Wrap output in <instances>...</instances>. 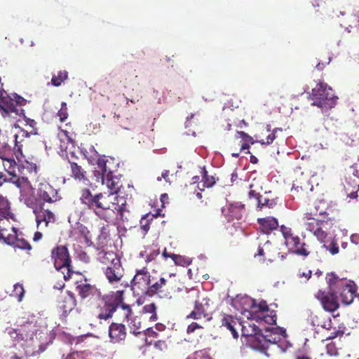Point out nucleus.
I'll return each mask as SVG.
<instances>
[{
    "label": "nucleus",
    "mask_w": 359,
    "mask_h": 359,
    "mask_svg": "<svg viewBox=\"0 0 359 359\" xmlns=\"http://www.w3.org/2000/svg\"><path fill=\"white\" fill-rule=\"evenodd\" d=\"M102 182L109 189V193H98L95 195L88 188L81 190L80 201L88 209L92 210L95 215L107 223H111L115 215L114 209L116 208L114 202L117 197L115 194L121 191L122 182L121 177L114 173L101 176Z\"/></svg>",
    "instance_id": "f257e3e1"
},
{
    "label": "nucleus",
    "mask_w": 359,
    "mask_h": 359,
    "mask_svg": "<svg viewBox=\"0 0 359 359\" xmlns=\"http://www.w3.org/2000/svg\"><path fill=\"white\" fill-rule=\"evenodd\" d=\"M175 276V273H170L169 278L152 277L147 296H157L161 299H170L176 293L182 292L186 288L179 280L174 278Z\"/></svg>",
    "instance_id": "f03ea898"
},
{
    "label": "nucleus",
    "mask_w": 359,
    "mask_h": 359,
    "mask_svg": "<svg viewBox=\"0 0 359 359\" xmlns=\"http://www.w3.org/2000/svg\"><path fill=\"white\" fill-rule=\"evenodd\" d=\"M325 279L329 290L338 294L344 304L349 305L353 302L357 286L353 280L340 278L334 272L327 273Z\"/></svg>",
    "instance_id": "7ed1b4c3"
},
{
    "label": "nucleus",
    "mask_w": 359,
    "mask_h": 359,
    "mask_svg": "<svg viewBox=\"0 0 359 359\" xmlns=\"http://www.w3.org/2000/svg\"><path fill=\"white\" fill-rule=\"evenodd\" d=\"M311 97L313 100L312 105L325 110L333 108L338 100V97L333 94L332 89L323 82H319L312 89Z\"/></svg>",
    "instance_id": "20e7f679"
},
{
    "label": "nucleus",
    "mask_w": 359,
    "mask_h": 359,
    "mask_svg": "<svg viewBox=\"0 0 359 359\" xmlns=\"http://www.w3.org/2000/svg\"><path fill=\"white\" fill-rule=\"evenodd\" d=\"M51 258L57 270H62L65 280L72 278L74 273L71 266L72 260L68 248L65 245H57L51 250Z\"/></svg>",
    "instance_id": "39448f33"
},
{
    "label": "nucleus",
    "mask_w": 359,
    "mask_h": 359,
    "mask_svg": "<svg viewBox=\"0 0 359 359\" xmlns=\"http://www.w3.org/2000/svg\"><path fill=\"white\" fill-rule=\"evenodd\" d=\"M280 230L290 252L305 257L309 255L308 245L297 235H295L290 228L281 225Z\"/></svg>",
    "instance_id": "423d86ee"
},
{
    "label": "nucleus",
    "mask_w": 359,
    "mask_h": 359,
    "mask_svg": "<svg viewBox=\"0 0 359 359\" xmlns=\"http://www.w3.org/2000/svg\"><path fill=\"white\" fill-rule=\"evenodd\" d=\"M104 304L100 306L97 318L107 320L112 318L113 314L116 311L118 305L123 300V291L117 290L102 297Z\"/></svg>",
    "instance_id": "0eeeda50"
},
{
    "label": "nucleus",
    "mask_w": 359,
    "mask_h": 359,
    "mask_svg": "<svg viewBox=\"0 0 359 359\" xmlns=\"http://www.w3.org/2000/svg\"><path fill=\"white\" fill-rule=\"evenodd\" d=\"M147 267L136 269L135 274L131 281V289L137 295H147L152 280Z\"/></svg>",
    "instance_id": "6e6552de"
},
{
    "label": "nucleus",
    "mask_w": 359,
    "mask_h": 359,
    "mask_svg": "<svg viewBox=\"0 0 359 359\" xmlns=\"http://www.w3.org/2000/svg\"><path fill=\"white\" fill-rule=\"evenodd\" d=\"M336 294L334 292H332L330 290L329 292L318 290L315 294V297L320 301L324 310L328 312H334L339 307Z\"/></svg>",
    "instance_id": "1a4fd4ad"
},
{
    "label": "nucleus",
    "mask_w": 359,
    "mask_h": 359,
    "mask_svg": "<svg viewBox=\"0 0 359 359\" xmlns=\"http://www.w3.org/2000/svg\"><path fill=\"white\" fill-rule=\"evenodd\" d=\"M37 196L40 201L48 203H53L61 199L58 189L54 188L48 182L40 183L37 190Z\"/></svg>",
    "instance_id": "9d476101"
},
{
    "label": "nucleus",
    "mask_w": 359,
    "mask_h": 359,
    "mask_svg": "<svg viewBox=\"0 0 359 359\" xmlns=\"http://www.w3.org/2000/svg\"><path fill=\"white\" fill-rule=\"evenodd\" d=\"M66 156L68 163L69 164L71 177L76 181L83 182V183L89 182L87 171L74 161V158H76L74 152L67 153Z\"/></svg>",
    "instance_id": "9b49d317"
},
{
    "label": "nucleus",
    "mask_w": 359,
    "mask_h": 359,
    "mask_svg": "<svg viewBox=\"0 0 359 359\" xmlns=\"http://www.w3.org/2000/svg\"><path fill=\"white\" fill-rule=\"evenodd\" d=\"M317 212H306L304 215L302 219L304 220V224L306 229L308 231L313 232L314 229H316L320 226H324L325 224H332L335 222L334 217H327L325 219H318Z\"/></svg>",
    "instance_id": "f8f14e48"
},
{
    "label": "nucleus",
    "mask_w": 359,
    "mask_h": 359,
    "mask_svg": "<svg viewBox=\"0 0 359 359\" xmlns=\"http://www.w3.org/2000/svg\"><path fill=\"white\" fill-rule=\"evenodd\" d=\"M210 299L205 297L201 300H196L194 302V310L187 316V318H192L195 320L201 319L202 317L210 320L208 311L210 307Z\"/></svg>",
    "instance_id": "ddd939ff"
},
{
    "label": "nucleus",
    "mask_w": 359,
    "mask_h": 359,
    "mask_svg": "<svg viewBox=\"0 0 359 359\" xmlns=\"http://www.w3.org/2000/svg\"><path fill=\"white\" fill-rule=\"evenodd\" d=\"M258 342L255 345V349L259 351L266 350L269 344H276L280 340L279 334L274 332V329H266L265 333L260 334L257 337Z\"/></svg>",
    "instance_id": "4468645a"
},
{
    "label": "nucleus",
    "mask_w": 359,
    "mask_h": 359,
    "mask_svg": "<svg viewBox=\"0 0 359 359\" xmlns=\"http://www.w3.org/2000/svg\"><path fill=\"white\" fill-rule=\"evenodd\" d=\"M18 135L2 136L0 139V147L5 151H13L17 158L22 156V145L18 141Z\"/></svg>",
    "instance_id": "2eb2a0df"
},
{
    "label": "nucleus",
    "mask_w": 359,
    "mask_h": 359,
    "mask_svg": "<svg viewBox=\"0 0 359 359\" xmlns=\"http://www.w3.org/2000/svg\"><path fill=\"white\" fill-rule=\"evenodd\" d=\"M37 227L43 229L54 224L56 222V216L54 212L48 210L41 208L35 212Z\"/></svg>",
    "instance_id": "dca6fc26"
},
{
    "label": "nucleus",
    "mask_w": 359,
    "mask_h": 359,
    "mask_svg": "<svg viewBox=\"0 0 359 359\" xmlns=\"http://www.w3.org/2000/svg\"><path fill=\"white\" fill-rule=\"evenodd\" d=\"M243 337L249 338L248 341L251 343L252 347L255 349V345L258 342V334H260L261 330L259 328L248 321L241 322V327L240 329Z\"/></svg>",
    "instance_id": "f3484780"
},
{
    "label": "nucleus",
    "mask_w": 359,
    "mask_h": 359,
    "mask_svg": "<svg viewBox=\"0 0 359 359\" xmlns=\"http://www.w3.org/2000/svg\"><path fill=\"white\" fill-rule=\"evenodd\" d=\"M126 328L123 323H112L109 327V337L112 343H120L126 339Z\"/></svg>",
    "instance_id": "a211bd4d"
},
{
    "label": "nucleus",
    "mask_w": 359,
    "mask_h": 359,
    "mask_svg": "<svg viewBox=\"0 0 359 359\" xmlns=\"http://www.w3.org/2000/svg\"><path fill=\"white\" fill-rule=\"evenodd\" d=\"M223 215L227 218L228 221L233 219H241L245 212V205L240 203H229L222 208Z\"/></svg>",
    "instance_id": "6ab92c4d"
},
{
    "label": "nucleus",
    "mask_w": 359,
    "mask_h": 359,
    "mask_svg": "<svg viewBox=\"0 0 359 359\" xmlns=\"http://www.w3.org/2000/svg\"><path fill=\"white\" fill-rule=\"evenodd\" d=\"M221 325L231 332L234 339L238 337V330L241 327V322L238 318L231 315L224 314L221 319Z\"/></svg>",
    "instance_id": "aec40b11"
},
{
    "label": "nucleus",
    "mask_w": 359,
    "mask_h": 359,
    "mask_svg": "<svg viewBox=\"0 0 359 359\" xmlns=\"http://www.w3.org/2000/svg\"><path fill=\"white\" fill-rule=\"evenodd\" d=\"M104 274L111 284L118 283L123 276V269L121 263L106 267Z\"/></svg>",
    "instance_id": "412c9836"
},
{
    "label": "nucleus",
    "mask_w": 359,
    "mask_h": 359,
    "mask_svg": "<svg viewBox=\"0 0 359 359\" xmlns=\"http://www.w3.org/2000/svg\"><path fill=\"white\" fill-rule=\"evenodd\" d=\"M0 101L3 103V111L6 114H10L11 113H14L16 115H22L24 114V110L20 109V108H16L14 104V99L11 96L8 95L6 93L5 95L4 93H1L0 95Z\"/></svg>",
    "instance_id": "4be33fe9"
},
{
    "label": "nucleus",
    "mask_w": 359,
    "mask_h": 359,
    "mask_svg": "<svg viewBox=\"0 0 359 359\" xmlns=\"http://www.w3.org/2000/svg\"><path fill=\"white\" fill-rule=\"evenodd\" d=\"M76 290L81 299H86L94 295L100 296L101 294L100 291L95 285L86 282H77Z\"/></svg>",
    "instance_id": "5701e85b"
},
{
    "label": "nucleus",
    "mask_w": 359,
    "mask_h": 359,
    "mask_svg": "<svg viewBox=\"0 0 359 359\" xmlns=\"http://www.w3.org/2000/svg\"><path fill=\"white\" fill-rule=\"evenodd\" d=\"M97 259L100 262L106 266V267L121 263L120 259L116 252L113 251L101 250L97 254Z\"/></svg>",
    "instance_id": "b1692460"
},
{
    "label": "nucleus",
    "mask_w": 359,
    "mask_h": 359,
    "mask_svg": "<svg viewBox=\"0 0 359 359\" xmlns=\"http://www.w3.org/2000/svg\"><path fill=\"white\" fill-rule=\"evenodd\" d=\"M13 169H18V173L22 176L27 177V179L29 180L30 177H34L36 175V165L34 163H29L28 161H25L24 163L21 165H18L14 163V165L12 167Z\"/></svg>",
    "instance_id": "393cba45"
},
{
    "label": "nucleus",
    "mask_w": 359,
    "mask_h": 359,
    "mask_svg": "<svg viewBox=\"0 0 359 359\" xmlns=\"http://www.w3.org/2000/svg\"><path fill=\"white\" fill-rule=\"evenodd\" d=\"M114 159L112 158H106L105 156L100 157L97 159V168L101 171V176H105L107 175L112 174L114 172V166L113 164Z\"/></svg>",
    "instance_id": "a878e982"
},
{
    "label": "nucleus",
    "mask_w": 359,
    "mask_h": 359,
    "mask_svg": "<svg viewBox=\"0 0 359 359\" xmlns=\"http://www.w3.org/2000/svg\"><path fill=\"white\" fill-rule=\"evenodd\" d=\"M8 174L12 177L8 180V182L15 184L18 188L22 189L30 184V182L27 177L22 176L16 172V170L12 168V170L8 171Z\"/></svg>",
    "instance_id": "bb28decb"
},
{
    "label": "nucleus",
    "mask_w": 359,
    "mask_h": 359,
    "mask_svg": "<svg viewBox=\"0 0 359 359\" xmlns=\"http://www.w3.org/2000/svg\"><path fill=\"white\" fill-rule=\"evenodd\" d=\"M76 305V299L73 292L70 291L67 292V295L64 297V299L60 305V308L63 310L65 313H69L74 309Z\"/></svg>",
    "instance_id": "cd10ccee"
},
{
    "label": "nucleus",
    "mask_w": 359,
    "mask_h": 359,
    "mask_svg": "<svg viewBox=\"0 0 359 359\" xmlns=\"http://www.w3.org/2000/svg\"><path fill=\"white\" fill-rule=\"evenodd\" d=\"M257 222L262 228V231L266 233L275 230L278 226V220L276 218L271 217L259 218L257 219Z\"/></svg>",
    "instance_id": "c85d7f7f"
},
{
    "label": "nucleus",
    "mask_w": 359,
    "mask_h": 359,
    "mask_svg": "<svg viewBox=\"0 0 359 359\" xmlns=\"http://www.w3.org/2000/svg\"><path fill=\"white\" fill-rule=\"evenodd\" d=\"M116 312V316L118 317V320L122 323H126L133 314V310L130 306L125 304L123 301L118 305V308Z\"/></svg>",
    "instance_id": "c756f323"
},
{
    "label": "nucleus",
    "mask_w": 359,
    "mask_h": 359,
    "mask_svg": "<svg viewBox=\"0 0 359 359\" xmlns=\"http://www.w3.org/2000/svg\"><path fill=\"white\" fill-rule=\"evenodd\" d=\"M12 212L11 210L10 202L6 197L0 194V221L1 217H11Z\"/></svg>",
    "instance_id": "7c9ffc66"
},
{
    "label": "nucleus",
    "mask_w": 359,
    "mask_h": 359,
    "mask_svg": "<svg viewBox=\"0 0 359 359\" xmlns=\"http://www.w3.org/2000/svg\"><path fill=\"white\" fill-rule=\"evenodd\" d=\"M159 215L158 210L155 214L148 213L144 215L140 219V228L147 233L150 229V225L153 220Z\"/></svg>",
    "instance_id": "2f4dec72"
},
{
    "label": "nucleus",
    "mask_w": 359,
    "mask_h": 359,
    "mask_svg": "<svg viewBox=\"0 0 359 359\" xmlns=\"http://www.w3.org/2000/svg\"><path fill=\"white\" fill-rule=\"evenodd\" d=\"M156 305L154 303H150L144 305L141 311L142 314L147 315L150 321L157 320Z\"/></svg>",
    "instance_id": "473e14b6"
},
{
    "label": "nucleus",
    "mask_w": 359,
    "mask_h": 359,
    "mask_svg": "<svg viewBox=\"0 0 359 359\" xmlns=\"http://www.w3.org/2000/svg\"><path fill=\"white\" fill-rule=\"evenodd\" d=\"M126 323L133 334L137 335L141 332L142 322L138 316L132 314Z\"/></svg>",
    "instance_id": "72a5a7b5"
},
{
    "label": "nucleus",
    "mask_w": 359,
    "mask_h": 359,
    "mask_svg": "<svg viewBox=\"0 0 359 359\" xmlns=\"http://www.w3.org/2000/svg\"><path fill=\"white\" fill-rule=\"evenodd\" d=\"M68 72L66 70H60L57 75H53L51 83L55 87L61 86V84L67 79Z\"/></svg>",
    "instance_id": "f704fd0d"
},
{
    "label": "nucleus",
    "mask_w": 359,
    "mask_h": 359,
    "mask_svg": "<svg viewBox=\"0 0 359 359\" xmlns=\"http://www.w3.org/2000/svg\"><path fill=\"white\" fill-rule=\"evenodd\" d=\"M169 257H170L173 260L176 265L182 266H187L191 262L189 258H187L180 255L171 254L170 255H169Z\"/></svg>",
    "instance_id": "c9c22d12"
},
{
    "label": "nucleus",
    "mask_w": 359,
    "mask_h": 359,
    "mask_svg": "<svg viewBox=\"0 0 359 359\" xmlns=\"http://www.w3.org/2000/svg\"><path fill=\"white\" fill-rule=\"evenodd\" d=\"M115 91L114 84L109 80H106L100 86V93L102 96L107 95Z\"/></svg>",
    "instance_id": "e433bc0d"
},
{
    "label": "nucleus",
    "mask_w": 359,
    "mask_h": 359,
    "mask_svg": "<svg viewBox=\"0 0 359 359\" xmlns=\"http://www.w3.org/2000/svg\"><path fill=\"white\" fill-rule=\"evenodd\" d=\"M323 248H325L332 255H335L339 253V243L337 239L334 237L328 245L323 243Z\"/></svg>",
    "instance_id": "4c0bfd02"
},
{
    "label": "nucleus",
    "mask_w": 359,
    "mask_h": 359,
    "mask_svg": "<svg viewBox=\"0 0 359 359\" xmlns=\"http://www.w3.org/2000/svg\"><path fill=\"white\" fill-rule=\"evenodd\" d=\"M21 233L18 234L14 246L21 250H31L32 248V245L27 240L21 236Z\"/></svg>",
    "instance_id": "58836bf2"
},
{
    "label": "nucleus",
    "mask_w": 359,
    "mask_h": 359,
    "mask_svg": "<svg viewBox=\"0 0 359 359\" xmlns=\"http://www.w3.org/2000/svg\"><path fill=\"white\" fill-rule=\"evenodd\" d=\"M25 294V290L22 284L16 283L13 286V290L11 295L17 298L18 302H21Z\"/></svg>",
    "instance_id": "ea45409f"
},
{
    "label": "nucleus",
    "mask_w": 359,
    "mask_h": 359,
    "mask_svg": "<svg viewBox=\"0 0 359 359\" xmlns=\"http://www.w3.org/2000/svg\"><path fill=\"white\" fill-rule=\"evenodd\" d=\"M309 320H311V324L313 327H323L326 328L327 325H330L331 322L330 319L327 322H321L320 320V316L318 315H314L313 313L311 314L309 317Z\"/></svg>",
    "instance_id": "a19ab883"
},
{
    "label": "nucleus",
    "mask_w": 359,
    "mask_h": 359,
    "mask_svg": "<svg viewBox=\"0 0 359 359\" xmlns=\"http://www.w3.org/2000/svg\"><path fill=\"white\" fill-rule=\"evenodd\" d=\"M257 206L259 208H273L276 206V202L274 199H269L267 198H261L258 200V202L257 203Z\"/></svg>",
    "instance_id": "79ce46f5"
},
{
    "label": "nucleus",
    "mask_w": 359,
    "mask_h": 359,
    "mask_svg": "<svg viewBox=\"0 0 359 359\" xmlns=\"http://www.w3.org/2000/svg\"><path fill=\"white\" fill-rule=\"evenodd\" d=\"M260 318L269 325L276 323L277 316L276 311L273 310H270L266 314L263 313Z\"/></svg>",
    "instance_id": "37998d69"
},
{
    "label": "nucleus",
    "mask_w": 359,
    "mask_h": 359,
    "mask_svg": "<svg viewBox=\"0 0 359 359\" xmlns=\"http://www.w3.org/2000/svg\"><path fill=\"white\" fill-rule=\"evenodd\" d=\"M203 187L206 188L212 187L215 184V180L213 176L208 175L207 170L203 169Z\"/></svg>",
    "instance_id": "c03bdc74"
},
{
    "label": "nucleus",
    "mask_w": 359,
    "mask_h": 359,
    "mask_svg": "<svg viewBox=\"0 0 359 359\" xmlns=\"http://www.w3.org/2000/svg\"><path fill=\"white\" fill-rule=\"evenodd\" d=\"M160 254L159 249H154L151 250L149 252H147L146 250L144 252H141L140 255L142 257L145 255V261L147 262H152L156 259L157 256H158Z\"/></svg>",
    "instance_id": "a18cd8bd"
},
{
    "label": "nucleus",
    "mask_w": 359,
    "mask_h": 359,
    "mask_svg": "<svg viewBox=\"0 0 359 359\" xmlns=\"http://www.w3.org/2000/svg\"><path fill=\"white\" fill-rule=\"evenodd\" d=\"M323 226H320L316 229H314L313 232H312V233L321 243H325V239L327 237V233L323 229Z\"/></svg>",
    "instance_id": "49530a36"
},
{
    "label": "nucleus",
    "mask_w": 359,
    "mask_h": 359,
    "mask_svg": "<svg viewBox=\"0 0 359 359\" xmlns=\"http://www.w3.org/2000/svg\"><path fill=\"white\" fill-rule=\"evenodd\" d=\"M187 359H212L205 349L195 351Z\"/></svg>",
    "instance_id": "de8ad7c7"
},
{
    "label": "nucleus",
    "mask_w": 359,
    "mask_h": 359,
    "mask_svg": "<svg viewBox=\"0 0 359 359\" xmlns=\"http://www.w3.org/2000/svg\"><path fill=\"white\" fill-rule=\"evenodd\" d=\"M57 116L60 118L61 122H64L68 117L67 105L66 102H62L61 103V108L57 112Z\"/></svg>",
    "instance_id": "09e8293b"
},
{
    "label": "nucleus",
    "mask_w": 359,
    "mask_h": 359,
    "mask_svg": "<svg viewBox=\"0 0 359 359\" xmlns=\"http://www.w3.org/2000/svg\"><path fill=\"white\" fill-rule=\"evenodd\" d=\"M75 231L79 233L81 236L84 238H87L89 234V231L88 228L81 223H76L74 229Z\"/></svg>",
    "instance_id": "8fccbe9b"
},
{
    "label": "nucleus",
    "mask_w": 359,
    "mask_h": 359,
    "mask_svg": "<svg viewBox=\"0 0 359 359\" xmlns=\"http://www.w3.org/2000/svg\"><path fill=\"white\" fill-rule=\"evenodd\" d=\"M20 327V330L22 332H27V330H29L30 335H32V334L36 330V322L27 321L26 323L22 325Z\"/></svg>",
    "instance_id": "3c124183"
},
{
    "label": "nucleus",
    "mask_w": 359,
    "mask_h": 359,
    "mask_svg": "<svg viewBox=\"0 0 359 359\" xmlns=\"http://www.w3.org/2000/svg\"><path fill=\"white\" fill-rule=\"evenodd\" d=\"M256 185L255 183H252L250 185V191L248 193V196L250 198H255L257 201V203L258 202V200L261 198L260 193L257 189H256Z\"/></svg>",
    "instance_id": "603ef678"
},
{
    "label": "nucleus",
    "mask_w": 359,
    "mask_h": 359,
    "mask_svg": "<svg viewBox=\"0 0 359 359\" xmlns=\"http://www.w3.org/2000/svg\"><path fill=\"white\" fill-rule=\"evenodd\" d=\"M277 131H282V129L281 128H275L271 133H270L267 137H266V141H264V140H260L259 141V142L261 144H266V145H269L270 144H271L273 140L276 138V133Z\"/></svg>",
    "instance_id": "864d4df0"
},
{
    "label": "nucleus",
    "mask_w": 359,
    "mask_h": 359,
    "mask_svg": "<svg viewBox=\"0 0 359 359\" xmlns=\"http://www.w3.org/2000/svg\"><path fill=\"white\" fill-rule=\"evenodd\" d=\"M236 138H241L245 142H250L252 144L254 143L252 137L244 131H237Z\"/></svg>",
    "instance_id": "5fc2aeb1"
},
{
    "label": "nucleus",
    "mask_w": 359,
    "mask_h": 359,
    "mask_svg": "<svg viewBox=\"0 0 359 359\" xmlns=\"http://www.w3.org/2000/svg\"><path fill=\"white\" fill-rule=\"evenodd\" d=\"M308 184L307 182H306L304 184L302 182H300L299 180L296 179L292 184V191H299V190H304L307 188Z\"/></svg>",
    "instance_id": "6e6d98bb"
},
{
    "label": "nucleus",
    "mask_w": 359,
    "mask_h": 359,
    "mask_svg": "<svg viewBox=\"0 0 359 359\" xmlns=\"http://www.w3.org/2000/svg\"><path fill=\"white\" fill-rule=\"evenodd\" d=\"M13 98L14 99V104L16 108L19 107L20 109H22V107L26 104V100L17 94H14Z\"/></svg>",
    "instance_id": "4d7b16f0"
},
{
    "label": "nucleus",
    "mask_w": 359,
    "mask_h": 359,
    "mask_svg": "<svg viewBox=\"0 0 359 359\" xmlns=\"http://www.w3.org/2000/svg\"><path fill=\"white\" fill-rule=\"evenodd\" d=\"M323 203L319 202V205H317L315 206V210L311 211V212H317V216H321L322 219H327V217H330L329 215V212H327L326 210H320V205L323 204Z\"/></svg>",
    "instance_id": "13d9d810"
},
{
    "label": "nucleus",
    "mask_w": 359,
    "mask_h": 359,
    "mask_svg": "<svg viewBox=\"0 0 359 359\" xmlns=\"http://www.w3.org/2000/svg\"><path fill=\"white\" fill-rule=\"evenodd\" d=\"M116 208L115 210H117L120 216V219L123 221H124L125 219H127L126 217L124 215V212L127 211V212H129V210H127L126 208V204L122 203L121 205H118V204H116Z\"/></svg>",
    "instance_id": "bf43d9fd"
},
{
    "label": "nucleus",
    "mask_w": 359,
    "mask_h": 359,
    "mask_svg": "<svg viewBox=\"0 0 359 359\" xmlns=\"http://www.w3.org/2000/svg\"><path fill=\"white\" fill-rule=\"evenodd\" d=\"M203 326L196 322H193L190 325H188L187 329V332L188 334L192 333L195 332L198 329H203Z\"/></svg>",
    "instance_id": "052dcab7"
},
{
    "label": "nucleus",
    "mask_w": 359,
    "mask_h": 359,
    "mask_svg": "<svg viewBox=\"0 0 359 359\" xmlns=\"http://www.w3.org/2000/svg\"><path fill=\"white\" fill-rule=\"evenodd\" d=\"M257 308L259 311L262 312H268L270 311L266 301H261L257 305Z\"/></svg>",
    "instance_id": "680f3d73"
},
{
    "label": "nucleus",
    "mask_w": 359,
    "mask_h": 359,
    "mask_svg": "<svg viewBox=\"0 0 359 359\" xmlns=\"http://www.w3.org/2000/svg\"><path fill=\"white\" fill-rule=\"evenodd\" d=\"M344 330H341L340 327L337 330H334V332H332L330 333V336L329 337V339H334L338 337H341L344 334Z\"/></svg>",
    "instance_id": "e2e57ef3"
},
{
    "label": "nucleus",
    "mask_w": 359,
    "mask_h": 359,
    "mask_svg": "<svg viewBox=\"0 0 359 359\" xmlns=\"http://www.w3.org/2000/svg\"><path fill=\"white\" fill-rule=\"evenodd\" d=\"M312 272L311 270H306L305 271H301L299 272V276L302 278H305L306 280H308L311 276Z\"/></svg>",
    "instance_id": "0e129e2a"
},
{
    "label": "nucleus",
    "mask_w": 359,
    "mask_h": 359,
    "mask_svg": "<svg viewBox=\"0 0 359 359\" xmlns=\"http://www.w3.org/2000/svg\"><path fill=\"white\" fill-rule=\"evenodd\" d=\"M101 235L104 238H107L109 236V225L103 226L101 229Z\"/></svg>",
    "instance_id": "69168bd1"
},
{
    "label": "nucleus",
    "mask_w": 359,
    "mask_h": 359,
    "mask_svg": "<svg viewBox=\"0 0 359 359\" xmlns=\"http://www.w3.org/2000/svg\"><path fill=\"white\" fill-rule=\"evenodd\" d=\"M8 182V179L4 172H0V188Z\"/></svg>",
    "instance_id": "338daca9"
},
{
    "label": "nucleus",
    "mask_w": 359,
    "mask_h": 359,
    "mask_svg": "<svg viewBox=\"0 0 359 359\" xmlns=\"http://www.w3.org/2000/svg\"><path fill=\"white\" fill-rule=\"evenodd\" d=\"M350 239L353 243H355L356 245L359 243V235L358 234L351 235Z\"/></svg>",
    "instance_id": "774afa93"
}]
</instances>
